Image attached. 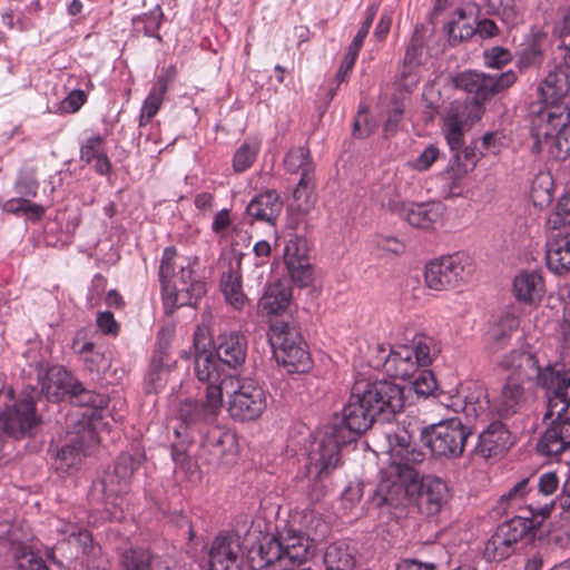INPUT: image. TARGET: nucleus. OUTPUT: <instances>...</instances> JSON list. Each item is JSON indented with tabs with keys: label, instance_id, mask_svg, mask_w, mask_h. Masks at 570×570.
<instances>
[{
	"label": "nucleus",
	"instance_id": "obj_60",
	"mask_svg": "<svg viewBox=\"0 0 570 570\" xmlns=\"http://www.w3.org/2000/svg\"><path fill=\"white\" fill-rule=\"evenodd\" d=\"M80 405H86V409H95L98 412V417L95 422V431L98 432L100 421L102 419V407L107 405V400L104 395L86 391L82 396L78 399Z\"/></svg>",
	"mask_w": 570,
	"mask_h": 570
},
{
	"label": "nucleus",
	"instance_id": "obj_26",
	"mask_svg": "<svg viewBox=\"0 0 570 570\" xmlns=\"http://www.w3.org/2000/svg\"><path fill=\"white\" fill-rule=\"evenodd\" d=\"M513 440L511 433L500 421H494L481 432L475 453L484 459L495 458L507 452Z\"/></svg>",
	"mask_w": 570,
	"mask_h": 570
},
{
	"label": "nucleus",
	"instance_id": "obj_33",
	"mask_svg": "<svg viewBox=\"0 0 570 570\" xmlns=\"http://www.w3.org/2000/svg\"><path fill=\"white\" fill-rule=\"evenodd\" d=\"M283 208V203L275 190H266L250 200L246 214L254 220L275 225Z\"/></svg>",
	"mask_w": 570,
	"mask_h": 570
},
{
	"label": "nucleus",
	"instance_id": "obj_31",
	"mask_svg": "<svg viewBox=\"0 0 570 570\" xmlns=\"http://www.w3.org/2000/svg\"><path fill=\"white\" fill-rule=\"evenodd\" d=\"M176 68L174 66L163 70L158 76L157 81L151 87L148 96L146 97L139 116V126L144 127L157 115L160 109L165 95L168 90L169 83L174 80Z\"/></svg>",
	"mask_w": 570,
	"mask_h": 570
},
{
	"label": "nucleus",
	"instance_id": "obj_56",
	"mask_svg": "<svg viewBox=\"0 0 570 570\" xmlns=\"http://www.w3.org/2000/svg\"><path fill=\"white\" fill-rule=\"evenodd\" d=\"M374 243L383 257L400 256L405 252L404 243L393 236L379 235L375 237Z\"/></svg>",
	"mask_w": 570,
	"mask_h": 570
},
{
	"label": "nucleus",
	"instance_id": "obj_16",
	"mask_svg": "<svg viewBox=\"0 0 570 570\" xmlns=\"http://www.w3.org/2000/svg\"><path fill=\"white\" fill-rule=\"evenodd\" d=\"M500 366L505 371H513L518 375L517 380H537L538 384L541 385L546 391L549 399L550 415L553 414L552 409L558 406V399L556 397V391L549 385L544 384V376L549 373H563V371L556 370L554 367L548 366L544 370H540L538 361L531 353L513 351L505 355L500 362Z\"/></svg>",
	"mask_w": 570,
	"mask_h": 570
},
{
	"label": "nucleus",
	"instance_id": "obj_61",
	"mask_svg": "<svg viewBox=\"0 0 570 570\" xmlns=\"http://www.w3.org/2000/svg\"><path fill=\"white\" fill-rule=\"evenodd\" d=\"M484 60L488 67L502 68L512 60V55L503 47H493L484 51Z\"/></svg>",
	"mask_w": 570,
	"mask_h": 570
},
{
	"label": "nucleus",
	"instance_id": "obj_10",
	"mask_svg": "<svg viewBox=\"0 0 570 570\" xmlns=\"http://www.w3.org/2000/svg\"><path fill=\"white\" fill-rule=\"evenodd\" d=\"M356 395H362L374 416L382 421H390L404 407L403 389L390 381L358 380L355 382Z\"/></svg>",
	"mask_w": 570,
	"mask_h": 570
},
{
	"label": "nucleus",
	"instance_id": "obj_11",
	"mask_svg": "<svg viewBox=\"0 0 570 570\" xmlns=\"http://www.w3.org/2000/svg\"><path fill=\"white\" fill-rule=\"evenodd\" d=\"M283 164L287 173H301L293 191V200L297 210L308 213L315 203V166L309 149L302 146L289 149Z\"/></svg>",
	"mask_w": 570,
	"mask_h": 570
},
{
	"label": "nucleus",
	"instance_id": "obj_9",
	"mask_svg": "<svg viewBox=\"0 0 570 570\" xmlns=\"http://www.w3.org/2000/svg\"><path fill=\"white\" fill-rule=\"evenodd\" d=\"M443 131L452 151L449 166L442 174L445 197L463 195V167L460 163L463 153V118L458 109L451 107L444 118Z\"/></svg>",
	"mask_w": 570,
	"mask_h": 570
},
{
	"label": "nucleus",
	"instance_id": "obj_35",
	"mask_svg": "<svg viewBox=\"0 0 570 570\" xmlns=\"http://www.w3.org/2000/svg\"><path fill=\"white\" fill-rule=\"evenodd\" d=\"M568 68L558 67L550 71L538 88L540 99L547 104L558 101L570 91V76Z\"/></svg>",
	"mask_w": 570,
	"mask_h": 570
},
{
	"label": "nucleus",
	"instance_id": "obj_52",
	"mask_svg": "<svg viewBox=\"0 0 570 570\" xmlns=\"http://www.w3.org/2000/svg\"><path fill=\"white\" fill-rule=\"evenodd\" d=\"M412 379V389L420 396L428 397L432 395L436 389V380L430 370H417Z\"/></svg>",
	"mask_w": 570,
	"mask_h": 570
},
{
	"label": "nucleus",
	"instance_id": "obj_37",
	"mask_svg": "<svg viewBox=\"0 0 570 570\" xmlns=\"http://www.w3.org/2000/svg\"><path fill=\"white\" fill-rule=\"evenodd\" d=\"M446 484L432 476H423L420 482L419 507L424 509L428 514H435L440 511L445 499Z\"/></svg>",
	"mask_w": 570,
	"mask_h": 570
},
{
	"label": "nucleus",
	"instance_id": "obj_13",
	"mask_svg": "<svg viewBox=\"0 0 570 570\" xmlns=\"http://www.w3.org/2000/svg\"><path fill=\"white\" fill-rule=\"evenodd\" d=\"M535 527L530 517H514L500 524L487 541L483 556L492 562H500L511 557L517 544Z\"/></svg>",
	"mask_w": 570,
	"mask_h": 570
},
{
	"label": "nucleus",
	"instance_id": "obj_12",
	"mask_svg": "<svg viewBox=\"0 0 570 570\" xmlns=\"http://www.w3.org/2000/svg\"><path fill=\"white\" fill-rule=\"evenodd\" d=\"M41 422L35 399L27 395L0 411V439L32 438Z\"/></svg>",
	"mask_w": 570,
	"mask_h": 570
},
{
	"label": "nucleus",
	"instance_id": "obj_32",
	"mask_svg": "<svg viewBox=\"0 0 570 570\" xmlns=\"http://www.w3.org/2000/svg\"><path fill=\"white\" fill-rule=\"evenodd\" d=\"M383 367L390 376L404 381L411 380L419 370L413 358V348L407 345L391 350L384 357Z\"/></svg>",
	"mask_w": 570,
	"mask_h": 570
},
{
	"label": "nucleus",
	"instance_id": "obj_2",
	"mask_svg": "<svg viewBox=\"0 0 570 570\" xmlns=\"http://www.w3.org/2000/svg\"><path fill=\"white\" fill-rule=\"evenodd\" d=\"M532 153L562 160L570 155V111L563 104L533 109Z\"/></svg>",
	"mask_w": 570,
	"mask_h": 570
},
{
	"label": "nucleus",
	"instance_id": "obj_62",
	"mask_svg": "<svg viewBox=\"0 0 570 570\" xmlns=\"http://www.w3.org/2000/svg\"><path fill=\"white\" fill-rule=\"evenodd\" d=\"M439 157V149L434 145H429L422 154L411 164L420 171L428 170Z\"/></svg>",
	"mask_w": 570,
	"mask_h": 570
},
{
	"label": "nucleus",
	"instance_id": "obj_7",
	"mask_svg": "<svg viewBox=\"0 0 570 570\" xmlns=\"http://www.w3.org/2000/svg\"><path fill=\"white\" fill-rule=\"evenodd\" d=\"M97 417L98 412L95 409H78L69 414V443L57 453L61 469L76 466L80 463L81 456L87 455L99 442L98 432L95 431Z\"/></svg>",
	"mask_w": 570,
	"mask_h": 570
},
{
	"label": "nucleus",
	"instance_id": "obj_50",
	"mask_svg": "<svg viewBox=\"0 0 570 570\" xmlns=\"http://www.w3.org/2000/svg\"><path fill=\"white\" fill-rule=\"evenodd\" d=\"M424 45V27L422 24H416L411 41L405 51V67L412 68L420 65V58L422 56Z\"/></svg>",
	"mask_w": 570,
	"mask_h": 570
},
{
	"label": "nucleus",
	"instance_id": "obj_47",
	"mask_svg": "<svg viewBox=\"0 0 570 570\" xmlns=\"http://www.w3.org/2000/svg\"><path fill=\"white\" fill-rule=\"evenodd\" d=\"M544 384L554 389L561 409L567 410L570 405V371H563V373L548 372L544 376Z\"/></svg>",
	"mask_w": 570,
	"mask_h": 570
},
{
	"label": "nucleus",
	"instance_id": "obj_41",
	"mask_svg": "<svg viewBox=\"0 0 570 570\" xmlns=\"http://www.w3.org/2000/svg\"><path fill=\"white\" fill-rule=\"evenodd\" d=\"M518 326V320L512 314H505L495 322L488 332V348L490 353L502 350Z\"/></svg>",
	"mask_w": 570,
	"mask_h": 570
},
{
	"label": "nucleus",
	"instance_id": "obj_38",
	"mask_svg": "<svg viewBox=\"0 0 570 570\" xmlns=\"http://www.w3.org/2000/svg\"><path fill=\"white\" fill-rule=\"evenodd\" d=\"M524 401V390L519 380L511 376L507 380L498 397L494 401V409L500 416L515 414Z\"/></svg>",
	"mask_w": 570,
	"mask_h": 570
},
{
	"label": "nucleus",
	"instance_id": "obj_48",
	"mask_svg": "<svg viewBox=\"0 0 570 570\" xmlns=\"http://www.w3.org/2000/svg\"><path fill=\"white\" fill-rule=\"evenodd\" d=\"M468 390H473V393L465 396V416L478 417L489 407V400L484 387L473 382L468 386Z\"/></svg>",
	"mask_w": 570,
	"mask_h": 570
},
{
	"label": "nucleus",
	"instance_id": "obj_34",
	"mask_svg": "<svg viewBox=\"0 0 570 570\" xmlns=\"http://www.w3.org/2000/svg\"><path fill=\"white\" fill-rule=\"evenodd\" d=\"M389 208L403 216L410 225L424 229L431 228L440 217L439 208L426 204L406 205L403 202H390Z\"/></svg>",
	"mask_w": 570,
	"mask_h": 570
},
{
	"label": "nucleus",
	"instance_id": "obj_43",
	"mask_svg": "<svg viewBox=\"0 0 570 570\" xmlns=\"http://www.w3.org/2000/svg\"><path fill=\"white\" fill-rule=\"evenodd\" d=\"M292 297L291 288L281 282L271 284L259 301V306L267 314H277L285 309Z\"/></svg>",
	"mask_w": 570,
	"mask_h": 570
},
{
	"label": "nucleus",
	"instance_id": "obj_14",
	"mask_svg": "<svg viewBox=\"0 0 570 570\" xmlns=\"http://www.w3.org/2000/svg\"><path fill=\"white\" fill-rule=\"evenodd\" d=\"M421 439L434 456H456L463 452V424L459 419L433 424L422 431Z\"/></svg>",
	"mask_w": 570,
	"mask_h": 570
},
{
	"label": "nucleus",
	"instance_id": "obj_30",
	"mask_svg": "<svg viewBox=\"0 0 570 570\" xmlns=\"http://www.w3.org/2000/svg\"><path fill=\"white\" fill-rule=\"evenodd\" d=\"M170 338L166 334L159 333L158 348L155 352L146 374V392L157 393L167 381L169 373L168 346Z\"/></svg>",
	"mask_w": 570,
	"mask_h": 570
},
{
	"label": "nucleus",
	"instance_id": "obj_18",
	"mask_svg": "<svg viewBox=\"0 0 570 570\" xmlns=\"http://www.w3.org/2000/svg\"><path fill=\"white\" fill-rule=\"evenodd\" d=\"M223 406L222 393L218 387H206L204 401L186 399L176 410V416L186 426L203 422H212L218 415Z\"/></svg>",
	"mask_w": 570,
	"mask_h": 570
},
{
	"label": "nucleus",
	"instance_id": "obj_36",
	"mask_svg": "<svg viewBox=\"0 0 570 570\" xmlns=\"http://www.w3.org/2000/svg\"><path fill=\"white\" fill-rule=\"evenodd\" d=\"M220 288L227 303L236 311L245 307L248 299L243 292L240 258H237L234 264L230 263L228 269L223 273Z\"/></svg>",
	"mask_w": 570,
	"mask_h": 570
},
{
	"label": "nucleus",
	"instance_id": "obj_3",
	"mask_svg": "<svg viewBox=\"0 0 570 570\" xmlns=\"http://www.w3.org/2000/svg\"><path fill=\"white\" fill-rule=\"evenodd\" d=\"M177 250L166 247L159 265V281L166 307L193 306L206 293L205 283L197 279L191 263H176Z\"/></svg>",
	"mask_w": 570,
	"mask_h": 570
},
{
	"label": "nucleus",
	"instance_id": "obj_46",
	"mask_svg": "<svg viewBox=\"0 0 570 570\" xmlns=\"http://www.w3.org/2000/svg\"><path fill=\"white\" fill-rule=\"evenodd\" d=\"M413 358L416 361L417 366H429L433 361V356L439 352L434 338L425 334H416L413 338Z\"/></svg>",
	"mask_w": 570,
	"mask_h": 570
},
{
	"label": "nucleus",
	"instance_id": "obj_57",
	"mask_svg": "<svg viewBox=\"0 0 570 570\" xmlns=\"http://www.w3.org/2000/svg\"><path fill=\"white\" fill-rule=\"evenodd\" d=\"M71 537H76L77 542L82 548V552L88 557H98L101 552V548L92 542L91 533L88 530L72 525L70 530H66Z\"/></svg>",
	"mask_w": 570,
	"mask_h": 570
},
{
	"label": "nucleus",
	"instance_id": "obj_1",
	"mask_svg": "<svg viewBox=\"0 0 570 570\" xmlns=\"http://www.w3.org/2000/svg\"><path fill=\"white\" fill-rule=\"evenodd\" d=\"M315 549L307 534L284 528L249 550L248 564L250 570H294L312 559Z\"/></svg>",
	"mask_w": 570,
	"mask_h": 570
},
{
	"label": "nucleus",
	"instance_id": "obj_8",
	"mask_svg": "<svg viewBox=\"0 0 570 570\" xmlns=\"http://www.w3.org/2000/svg\"><path fill=\"white\" fill-rule=\"evenodd\" d=\"M517 81L514 71L509 70L498 77L478 72H465V127L478 122L484 111V104L494 95L510 88Z\"/></svg>",
	"mask_w": 570,
	"mask_h": 570
},
{
	"label": "nucleus",
	"instance_id": "obj_53",
	"mask_svg": "<svg viewBox=\"0 0 570 570\" xmlns=\"http://www.w3.org/2000/svg\"><path fill=\"white\" fill-rule=\"evenodd\" d=\"M163 19V11L159 6H156L153 10L144 13L134 19L136 28L142 26L144 33L149 37H155L157 33Z\"/></svg>",
	"mask_w": 570,
	"mask_h": 570
},
{
	"label": "nucleus",
	"instance_id": "obj_51",
	"mask_svg": "<svg viewBox=\"0 0 570 570\" xmlns=\"http://www.w3.org/2000/svg\"><path fill=\"white\" fill-rule=\"evenodd\" d=\"M379 11V6L376 3H372L366 9V16L364 21L362 22L356 36L354 37L353 41L348 46L347 51L358 56V52L364 43L365 38L368 35L370 28L373 23V20Z\"/></svg>",
	"mask_w": 570,
	"mask_h": 570
},
{
	"label": "nucleus",
	"instance_id": "obj_39",
	"mask_svg": "<svg viewBox=\"0 0 570 570\" xmlns=\"http://www.w3.org/2000/svg\"><path fill=\"white\" fill-rule=\"evenodd\" d=\"M119 570H161L159 557L144 548H129L119 556Z\"/></svg>",
	"mask_w": 570,
	"mask_h": 570
},
{
	"label": "nucleus",
	"instance_id": "obj_23",
	"mask_svg": "<svg viewBox=\"0 0 570 570\" xmlns=\"http://www.w3.org/2000/svg\"><path fill=\"white\" fill-rule=\"evenodd\" d=\"M399 443L391 448V473L395 474L403 483H415L419 479V472L414 469L415 464L422 463L424 454L415 450L404 438H397Z\"/></svg>",
	"mask_w": 570,
	"mask_h": 570
},
{
	"label": "nucleus",
	"instance_id": "obj_54",
	"mask_svg": "<svg viewBox=\"0 0 570 570\" xmlns=\"http://www.w3.org/2000/svg\"><path fill=\"white\" fill-rule=\"evenodd\" d=\"M463 8L458 7L452 17L444 24V32L448 36V41L451 46H458L463 41Z\"/></svg>",
	"mask_w": 570,
	"mask_h": 570
},
{
	"label": "nucleus",
	"instance_id": "obj_59",
	"mask_svg": "<svg viewBox=\"0 0 570 570\" xmlns=\"http://www.w3.org/2000/svg\"><path fill=\"white\" fill-rule=\"evenodd\" d=\"M87 101V94L83 90H71L58 106L57 112L73 114L77 112Z\"/></svg>",
	"mask_w": 570,
	"mask_h": 570
},
{
	"label": "nucleus",
	"instance_id": "obj_6",
	"mask_svg": "<svg viewBox=\"0 0 570 570\" xmlns=\"http://www.w3.org/2000/svg\"><path fill=\"white\" fill-rule=\"evenodd\" d=\"M268 341L274 348L277 362L288 373H306L311 368V355L295 326L278 320L272 321Z\"/></svg>",
	"mask_w": 570,
	"mask_h": 570
},
{
	"label": "nucleus",
	"instance_id": "obj_58",
	"mask_svg": "<svg viewBox=\"0 0 570 570\" xmlns=\"http://www.w3.org/2000/svg\"><path fill=\"white\" fill-rule=\"evenodd\" d=\"M549 223L552 228H570V193L561 197Z\"/></svg>",
	"mask_w": 570,
	"mask_h": 570
},
{
	"label": "nucleus",
	"instance_id": "obj_22",
	"mask_svg": "<svg viewBox=\"0 0 570 570\" xmlns=\"http://www.w3.org/2000/svg\"><path fill=\"white\" fill-rule=\"evenodd\" d=\"M194 346L196 350L194 361V372L196 377L204 383H207L206 387L216 386L223 394L227 385H234L235 377L232 375H225L219 366L220 362L217 360L216 354L206 351L205 348L199 351L198 334L194 335ZM236 381H238L236 379Z\"/></svg>",
	"mask_w": 570,
	"mask_h": 570
},
{
	"label": "nucleus",
	"instance_id": "obj_28",
	"mask_svg": "<svg viewBox=\"0 0 570 570\" xmlns=\"http://www.w3.org/2000/svg\"><path fill=\"white\" fill-rule=\"evenodd\" d=\"M512 292L518 302L537 306L546 293L544 279L537 271H521L513 278Z\"/></svg>",
	"mask_w": 570,
	"mask_h": 570
},
{
	"label": "nucleus",
	"instance_id": "obj_49",
	"mask_svg": "<svg viewBox=\"0 0 570 570\" xmlns=\"http://www.w3.org/2000/svg\"><path fill=\"white\" fill-rule=\"evenodd\" d=\"M531 196L535 205L543 206L552 199V177L549 173H539L531 186Z\"/></svg>",
	"mask_w": 570,
	"mask_h": 570
},
{
	"label": "nucleus",
	"instance_id": "obj_42",
	"mask_svg": "<svg viewBox=\"0 0 570 570\" xmlns=\"http://www.w3.org/2000/svg\"><path fill=\"white\" fill-rule=\"evenodd\" d=\"M324 564L326 570H353L354 550L345 542H334L324 552Z\"/></svg>",
	"mask_w": 570,
	"mask_h": 570
},
{
	"label": "nucleus",
	"instance_id": "obj_64",
	"mask_svg": "<svg viewBox=\"0 0 570 570\" xmlns=\"http://www.w3.org/2000/svg\"><path fill=\"white\" fill-rule=\"evenodd\" d=\"M404 108L401 104L394 102L393 107L389 110L387 119L384 124V132L386 136L393 135L402 120Z\"/></svg>",
	"mask_w": 570,
	"mask_h": 570
},
{
	"label": "nucleus",
	"instance_id": "obj_40",
	"mask_svg": "<svg viewBox=\"0 0 570 570\" xmlns=\"http://www.w3.org/2000/svg\"><path fill=\"white\" fill-rule=\"evenodd\" d=\"M547 41V33L539 29H532L525 43L519 50L518 66L529 68L538 65L543 59V46Z\"/></svg>",
	"mask_w": 570,
	"mask_h": 570
},
{
	"label": "nucleus",
	"instance_id": "obj_44",
	"mask_svg": "<svg viewBox=\"0 0 570 570\" xmlns=\"http://www.w3.org/2000/svg\"><path fill=\"white\" fill-rule=\"evenodd\" d=\"M68 377H69V373L66 370H63L62 367L50 370L49 373L47 374V380L49 383L42 384V391L46 392V394L48 396L51 395V396L58 397L59 396L58 391H53V392L50 391V389H51L50 383L59 382L60 385L57 386V390L66 389L73 397H76L78 400L80 396L83 395V393L87 390L78 381H75L72 383H65V380Z\"/></svg>",
	"mask_w": 570,
	"mask_h": 570
},
{
	"label": "nucleus",
	"instance_id": "obj_29",
	"mask_svg": "<svg viewBox=\"0 0 570 570\" xmlns=\"http://www.w3.org/2000/svg\"><path fill=\"white\" fill-rule=\"evenodd\" d=\"M284 259L294 282L306 286L312 281V266L303 239H291L285 246Z\"/></svg>",
	"mask_w": 570,
	"mask_h": 570
},
{
	"label": "nucleus",
	"instance_id": "obj_20",
	"mask_svg": "<svg viewBox=\"0 0 570 570\" xmlns=\"http://www.w3.org/2000/svg\"><path fill=\"white\" fill-rule=\"evenodd\" d=\"M202 446L209 454V464L216 466L232 465L238 456L236 435L218 425L209 428L204 434Z\"/></svg>",
	"mask_w": 570,
	"mask_h": 570
},
{
	"label": "nucleus",
	"instance_id": "obj_5",
	"mask_svg": "<svg viewBox=\"0 0 570 570\" xmlns=\"http://www.w3.org/2000/svg\"><path fill=\"white\" fill-rule=\"evenodd\" d=\"M144 461L145 454L139 450L135 453H121L112 470L104 474L100 484L105 499V520L121 521L125 518V497L129 492L134 472Z\"/></svg>",
	"mask_w": 570,
	"mask_h": 570
},
{
	"label": "nucleus",
	"instance_id": "obj_24",
	"mask_svg": "<svg viewBox=\"0 0 570 570\" xmlns=\"http://www.w3.org/2000/svg\"><path fill=\"white\" fill-rule=\"evenodd\" d=\"M215 353L222 364L237 368L246 360L247 338L239 331L223 332L215 340Z\"/></svg>",
	"mask_w": 570,
	"mask_h": 570
},
{
	"label": "nucleus",
	"instance_id": "obj_27",
	"mask_svg": "<svg viewBox=\"0 0 570 570\" xmlns=\"http://www.w3.org/2000/svg\"><path fill=\"white\" fill-rule=\"evenodd\" d=\"M547 264L556 274L570 271V228H552L547 242Z\"/></svg>",
	"mask_w": 570,
	"mask_h": 570
},
{
	"label": "nucleus",
	"instance_id": "obj_63",
	"mask_svg": "<svg viewBox=\"0 0 570 570\" xmlns=\"http://www.w3.org/2000/svg\"><path fill=\"white\" fill-rule=\"evenodd\" d=\"M96 324L106 335L116 336L119 333V324L116 322L111 312L105 311L97 314Z\"/></svg>",
	"mask_w": 570,
	"mask_h": 570
},
{
	"label": "nucleus",
	"instance_id": "obj_45",
	"mask_svg": "<svg viewBox=\"0 0 570 570\" xmlns=\"http://www.w3.org/2000/svg\"><path fill=\"white\" fill-rule=\"evenodd\" d=\"M261 149V141L257 139H246L236 149L233 157V169L235 173L247 170L255 163Z\"/></svg>",
	"mask_w": 570,
	"mask_h": 570
},
{
	"label": "nucleus",
	"instance_id": "obj_17",
	"mask_svg": "<svg viewBox=\"0 0 570 570\" xmlns=\"http://www.w3.org/2000/svg\"><path fill=\"white\" fill-rule=\"evenodd\" d=\"M242 537L235 531H220L208 552L212 570H240L243 561Z\"/></svg>",
	"mask_w": 570,
	"mask_h": 570
},
{
	"label": "nucleus",
	"instance_id": "obj_21",
	"mask_svg": "<svg viewBox=\"0 0 570 570\" xmlns=\"http://www.w3.org/2000/svg\"><path fill=\"white\" fill-rule=\"evenodd\" d=\"M462 273L463 256L458 252L428 263L424 281L430 288L448 289L459 285Z\"/></svg>",
	"mask_w": 570,
	"mask_h": 570
},
{
	"label": "nucleus",
	"instance_id": "obj_55",
	"mask_svg": "<svg viewBox=\"0 0 570 570\" xmlns=\"http://www.w3.org/2000/svg\"><path fill=\"white\" fill-rule=\"evenodd\" d=\"M105 138L95 135L86 139L80 147V159L86 164H91L100 154H105Z\"/></svg>",
	"mask_w": 570,
	"mask_h": 570
},
{
	"label": "nucleus",
	"instance_id": "obj_25",
	"mask_svg": "<svg viewBox=\"0 0 570 570\" xmlns=\"http://www.w3.org/2000/svg\"><path fill=\"white\" fill-rule=\"evenodd\" d=\"M560 407L558 417L552 421L550 426L540 438L537 450L546 456L558 455L570 448V417L561 416L563 412Z\"/></svg>",
	"mask_w": 570,
	"mask_h": 570
},
{
	"label": "nucleus",
	"instance_id": "obj_4",
	"mask_svg": "<svg viewBox=\"0 0 570 570\" xmlns=\"http://www.w3.org/2000/svg\"><path fill=\"white\" fill-rule=\"evenodd\" d=\"M355 384L352 387L347 404L342 410V415L335 416L325 426L321 443L331 452V455L340 453L341 448L355 441L376 420L373 410L368 407L362 395H356Z\"/></svg>",
	"mask_w": 570,
	"mask_h": 570
},
{
	"label": "nucleus",
	"instance_id": "obj_15",
	"mask_svg": "<svg viewBox=\"0 0 570 570\" xmlns=\"http://www.w3.org/2000/svg\"><path fill=\"white\" fill-rule=\"evenodd\" d=\"M267 406L264 389L253 380L238 384L228 401L229 415L240 422L257 420Z\"/></svg>",
	"mask_w": 570,
	"mask_h": 570
},
{
	"label": "nucleus",
	"instance_id": "obj_19",
	"mask_svg": "<svg viewBox=\"0 0 570 570\" xmlns=\"http://www.w3.org/2000/svg\"><path fill=\"white\" fill-rule=\"evenodd\" d=\"M340 463V453L331 455L323 443H318L317 451L311 455L308 465L309 479L306 487V497L312 504L320 502L326 494L327 485L324 483L330 473L337 468Z\"/></svg>",
	"mask_w": 570,
	"mask_h": 570
}]
</instances>
